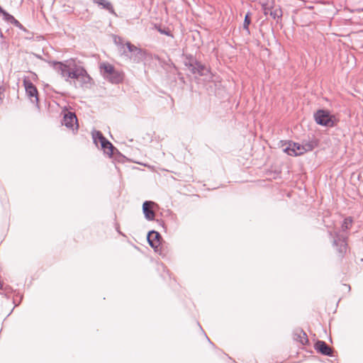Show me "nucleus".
<instances>
[{
    "mask_svg": "<svg viewBox=\"0 0 363 363\" xmlns=\"http://www.w3.org/2000/svg\"><path fill=\"white\" fill-rule=\"evenodd\" d=\"M53 69L65 79L66 82L69 79H77L82 85L89 84L91 78L84 67L76 64L72 59L62 62L52 61L50 62Z\"/></svg>",
    "mask_w": 363,
    "mask_h": 363,
    "instance_id": "nucleus-1",
    "label": "nucleus"
},
{
    "mask_svg": "<svg viewBox=\"0 0 363 363\" xmlns=\"http://www.w3.org/2000/svg\"><path fill=\"white\" fill-rule=\"evenodd\" d=\"M92 138L94 143L96 145L98 143H100L101 149L105 154H107L110 157H113L114 160L119 162H124L126 157L122 155L113 145L108 140L104 135L99 130L92 131Z\"/></svg>",
    "mask_w": 363,
    "mask_h": 363,
    "instance_id": "nucleus-2",
    "label": "nucleus"
},
{
    "mask_svg": "<svg viewBox=\"0 0 363 363\" xmlns=\"http://www.w3.org/2000/svg\"><path fill=\"white\" fill-rule=\"evenodd\" d=\"M184 65L193 74H197L201 77H208L211 75L209 68L198 61L191 54L184 55Z\"/></svg>",
    "mask_w": 363,
    "mask_h": 363,
    "instance_id": "nucleus-3",
    "label": "nucleus"
},
{
    "mask_svg": "<svg viewBox=\"0 0 363 363\" xmlns=\"http://www.w3.org/2000/svg\"><path fill=\"white\" fill-rule=\"evenodd\" d=\"M99 68L104 78L111 84H120L123 81L124 74L117 70L110 63L103 62L100 65Z\"/></svg>",
    "mask_w": 363,
    "mask_h": 363,
    "instance_id": "nucleus-4",
    "label": "nucleus"
},
{
    "mask_svg": "<svg viewBox=\"0 0 363 363\" xmlns=\"http://www.w3.org/2000/svg\"><path fill=\"white\" fill-rule=\"evenodd\" d=\"M313 118L318 125L327 128H333L338 122L335 116L327 109L317 110L313 114Z\"/></svg>",
    "mask_w": 363,
    "mask_h": 363,
    "instance_id": "nucleus-5",
    "label": "nucleus"
},
{
    "mask_svg": "<svg viewBox=\"0 0 363 363\" xmlns=\"http://www.w3.org/2000/svg\"><path fill=\"white\" fill-rule=\"evenodd\" d=\"M330 236L333 239V246L336 247L337 251L340 257L346 253L347 249V236L340 232H329Z\"/></svg>",
    "mask_w": 363,
    "mask_h": 363,
    "instance_id": "nucleus-6",
    "label": "nucleus"
},
{
    "mask_svg": "<svg viewBox=\"0 0 363 363\" xmlns=\"http://www.w3.org/2000/svg\"><path fill=\"white\" fill-rule=\"evenodd\" d=\"M23 85L26 89V94L31 103L35 104V106L39 109V96L38 91L33 82L27 79L23 80Z\"/></svg>",
    "mask_w": 363,
    "mask_h": 363,
    "instance_id": "nucleus-7",
    "label": "nucleus"
},
{
    "mask_svg": "<svg viewBox=\"0 0 363 363\" xmlns=\"http://www.w3.org/2000/svg\"><path fill=\"white\" fill-rule=\"evenodd\" d=\"M147 240L152 248L155 252H159L160 255L164 257V254L162 252L161 241L162 240L161 235L156 230H152L147 235Z\"/></svg>",
    "mask_w": 363,
    "mask_h": 363,
    "instance_id": "nucleus-8",
    "label": "nucleus"
},
{
    "mask_svg": "<svg viewBox=\"0 0 363 363\" xmlns=\"http://www.w3.org/2000/svg\"><path fill=\"white\" fill-rule=\"evenodd\" d=\"M62 124L72 130H77L79 128L78 120L74 112L66 111L64 113Z\"/></svg>",
    "mask_w": 363,
    "mask_h": 363,
    "instance_id": "nucleus-9",
    "label": "nucleus"
},
{
    "mask_svg": "<svg viewBox=\"0 0 363 363\" xmlns=\"http://www.w3.org/2000/svg\"><path fill=\"white\" fill-rule=\"evenodd\" d=\"M303 145L289 141L284 151L290 156H298L303 154Z\"/></svg>",
    "mask_w": 363,
    "mask_h": 363,
    "instance_id": "nucleus-10",
    "label": "nucleus"
},
{
    "mask_svg": "<svg viewBox=\"0 0 363 363\" xmlns=\"http://www.w3.org/2000/svg\"><path fill=\"white\" fill-rule=\"evenodd\" d=\"M314 348L317 351V352L328 356L333 357V350L330 347L325 341L323 340H317L314 345Z\"/></svg>",
    "mask_w": 363,
    "mask_h": 363,
    "instance_id": "nucleus-11",
    "label": "nucleus"
},
{
    "mask_svg": "<svg viewBox=\"0 0 363 363\" xmlns=\"http://www.w3.org/2000/svg\"><path fill=\"white\" fill-rule=\"evenodd\" d=\"M155 205V203L151 201H145L143 203V213L147 220H155V213L152 209V207Z\"/></svg>",
    "mask_w": 363,
    "mask_h": 363,
    "instance_id": "nucleus-12",
    "label": "nucleus"
},
{
    "mask_svg": "<svg viewBox=\"0 0 363 363\" xmlns=\"http://www.w3.org/2000/svg\"><path fill=\"white\" fill-rule=\"evenodd\" d=\"M128 51L131 53L132 56L130 57L134 62H139L143 57L142 49L136 47L130 42L128 41L125 43Z\"/></svg>",
    "mask_w": 363,
    "mask_h": 363,
    "instance_id": "nucleus-13",
    "label": "nucleus"
},
{
    "mask_svg": "<svg viewBox=\"0 0 363 363\" xmlns=\"http://www.w3.org/2000/svg\"><path fill=\"white\" fill-rule=\"evenodd\" d=\"M294 340L299 342L302 345H306L308 342V339L306 333L301 328H296L293 333Z\"/></svg>",
    "mask_w": 363,
    "mask_h": 363,
    "instance_id": "nucleus-14",
    "label": "nucleus"
},
{
    "mask_svg": "<svg viewBox=\"0 0 363 363\" xmlns=\"http://www.w3.org/2000/svg\"><path fill=\"white\" fill-rule=\"evenodd\" d=\"M264 14L265 16L269 15L273 19H279L282 16V11L281 9H276L272 10L271 7H264Z\"/></svg>",
    "mask_w": 363,
    "mask_h": 363,
    "instance_id": "nucleus-15",
    "label": "nucleus"
},
{
    "mask_svg": "<svg viewBox=\"0 0 363 363\" xmlns=\"http://www.w3.org/2000/svg\"><path fill=\"white\" fill-rule=\"evenodd\" d=\"M93 1L100 6H102L104 9L111 12H113L112 4L109 1L106 0H93Z\"/></svg>",
    "mask_w": 363,
    "mask_h": 363,
    "instance_id": "nucleus-16",
    "label": "nucleus"
},
{
    "mask_svg": "<svg viewBox=\"0 0 363 363\" xmlns=\"http://www.w3.org/2000/svg\"><path fill=\"white\" fill-rule=\"evenodd\" d=\"M250 16H251V13L250 11H248L245 16V19H244V22H243V29L247 32V33L248 35L250 34V28H249V26L250 25L251 23V18H250Z\"/></svg>",
    "mask_w": 363,
    "mask_h": 363,
    "instance_id": "nucleus-17",
    "label": "nucleus"
},
{
    "mask_svg": "<svg viewBox=\"0 0 363 363\" xmlns=\"http://www.w3.org/2000/svg\"><path fill=\"white\" fill-rule=\"evenodd\" d=\"M155 28L161 34L174 38V35H172L171 30L168 28H162L160 25L155 24Z\"/></svg>",
    "mask_w": 363,
    "mask_h": 363,
    "instance_id": "nucleus-18",
    "label": "nucleus"
},
{
    "mask_svg": "<svg viewBox=\"0 0 363 363\" xmlns=\"http://www.w3.org/2000/svg\"><path fill=\"white\" fill-rule=\"evenodd\" d=\"M352 224V219L351 217H347V218H345L342 223V225H341L342 230L343 232H345L346 230H347L348 229H350L351 228Z\"/></svg>",
    "mask_w": 363,
    "mask_h": 363,
    "instance_id": "nucleus-19",
    "label": "nucleus"
},
{
    "mask_svg": "<svg viewBox=\"0 0 363 363\" xmlns=\"http://www.w3.org/2000/svg\"><path fill=\"white\" fill-rule=\"evenodd\" d=\"M0 13L3 16L4 19L9 23H12L14 21L15 18L9 13L3 9H0Z\"/></svg>",
    "mask_w": 363,
    "mask_h": 363,
    "instance_id": "nucleus-20",
    "label": "nucleus"
},
{
    "mask_svg": "<svg viewBox=\"0 0 363 363\" xmlns=\"http://www.w3.org/2000/svg\"><path fill=\"white\" fill-rule=\"evenodd\" d=\"M11 24H13L15 26H16L17 28H20L21 30H22L25 32L28 31L27 29L16 18L14 19V21H13Z\"/></svg>",
    "mask_w": 363,
    "mask_h": 363,
    "instance_id": "nucleus-21",
    "label": "nucleus"
},
{
    "mask_svg": "<svg viewBox=\"0 0 363 363\" xmlns=\"http://www.w3.org/2000/svg\"><path fill=\"white\" fill-rule=\"evenodd\" d=\"M304 149H303V153L311 151L314 148V145L311 143H306L304 145H303Z\"/></svg>",
    "mask_w": 363,
    "mask_h": 363,
    "instance_id": "nucleus-22",
    "label": "nucleus"
},
{
    "mask_svg": "<svg viewBox=\"0 0 363 363\" xmlns=\"http://www.w3.org/2000/svg\"><path fill=\"white\" fill-rule=\"evenodd\" d=\"M114 41H115L116 44H117L118 45H121L123 48L124 47V45H123V43H122L121 38H118V42L116 40V38H115Z\"/></svg>",
    "mask_w": 363,
    "mask_h": 363,
    "instance_id": "nucleus-23",
    "label": "nucleus"
},
{
    "mask_svg": "<svg viewBox=\"0 0 363 363\" xmlns=\"http://www.w3.org/2000/svg\"><path fill=\"white\" fill-rule=\"evenodd\" d=\"M4 97V89H2V87L0 86V104L1 103L2 101V99Z\"/></svg>",
    "mask_w": 363,
    "mask_h": 363,
    "instance_id": "nucleus-24",
    "label": "nucleus"
},
{
    "mask_svg": "<svg viewBox=\"0 0 363 363\" xmlns=\"http://www.w3.org/2000/svg\"><path fill=\"white\" fill-rule=\"evenodd\" d=\"M157 222L164 228V222L162 220H157Z\"/></svg>",
    "mask_w": 363,
    "mask_h": 363,
    "instance_id": "nucleus-25",
    "label": "nucleus"
},
{
    "mask_svg": "<svg viewBox=\"0 0 363 363\" xmlns=\"http://www.w3.org/2000/svg\"><path fill=\"white\" fill-rule=\"evenodd\" d=\"M16 296H19L20 298V301H21L22 298H23V296L20 294L18 293V294L16 295Z\"/></svg>",
    "mask_w": 363,
    "mask_h": 363,
    "instance_id": "nucleus-26",
    "label": "nucleus"
},
{
    "mask_svg": "<svg viewBox=\"0 0 363 363\" xmlns=\"http://www.w3.org/2000/svg\"><path fill=\"white\" fill-rule=\"evenodd\" d=\"M0 37L1 38H4V34H3V33H2V31L1 30H0Z\"/></svg>",
    "mask_w": 363,
    "mask_h": 363,
    "instance_id": "nucleus-27",
    "label": "nucleus"
},
{
    "mask_svg": "<svg viewBox=\"0 0 363 363\" xmlns=\"http://www.w3.org/2000/svg\"><path fill=\"white\" fill-rule=\"evenodd\" d=\"M122 54H123V55H125V56H128V54H127V52H126V51H125V50H123V53H122Z\"/></svg>",
    "mask_w": 363,
    "mask_h": 363,
    "instance_id": "nucleus-28",
    "label": "nucleus"
},
{
    "mask_svg": "<svg viewBox=\"0 0 363 363\" xmlns=\"http://www.w3.org/2000/svg\"><path fill=\"white\" fill-rule=\"evenodd\" d=\"M13 303L15 304V306H17L19 304V303H16V299L15 298L13 299Z\"/></svg>",
    "mask_w": 363,
    "mask_h": 363,
    "instance_id": "nucleus-29",
    "label": "nucleus"
},
{
    "mask_svg": "<svg viewBox=\"0 0 363 363\" xmlns=\"http://www.w3.org/2000/svg\"><path fill=\"white\" fill-rule=\"evenodd\" d=\"M0 289H3V284L0 281Z\"/></svg>",
    "mask_w": 363,
    "mask_h": 363,
    "instance_id": "nucleus-30",
    "label": "nucleus"
},
{
    "mask_svg": "<svg viewBox=\"0 0 363 363\" xmlns=\"http://www.w3.org/2000/svg\"><path fill=\"white\" fill-rule=\"evenodd\" d=\"M206 338H207L208 341L211 344H212V342H211V341L210 340V339H209L206 335Z\"/></svg>",
    "mask_w": 363,
    "mask_h": 363,
    "instance_id": "nucleus-31",
    "label": "nucleus"
},
{
    "mask_svg": "<svg viewBox=\"0 0 363 363\" xmlns=\"http://www.w3.org/2000/svg\"><path fill=\"white\" fill-rule=\"evenodd\" d=\"M345 286H347L349 290H350V286H347V285H345Z\"/></svg>",
    "mask_w": 363,
    "mask_h": 363,
    "instance_id": "nucleus-32",
    "label": "nucleus"
},
{
    "mask_svg": "<svg viewBox=\"0 0 363 363\" xmlns=\"http://www.w3.org/2000/svg\"><path fill=\"white\" fill-rule=\"evenodd\" d=\"M117 231L119 233V234L122 235L121 232L118 228H117Z\"/></svg>",
    "mask_w": 363,
    "mask_h": 363,
    "instance_id": "nucleus-33",
    "label": "nucleus"
},
{
    "mask_svg": "<svg viewBox=\"0 0 363 363\" xmlns=\"http://www.w3.org/2000/svg\"><path fill=\"white\" fill-rule=\"evenodd\" d=\"M0 9H2L1 6H0Z\"/></svg>",
    "mask_w": 363,
    "mask_h": 363,
    "instance_id": "nucleus-34",
    "label": "nucleus"
}]
</instances>
